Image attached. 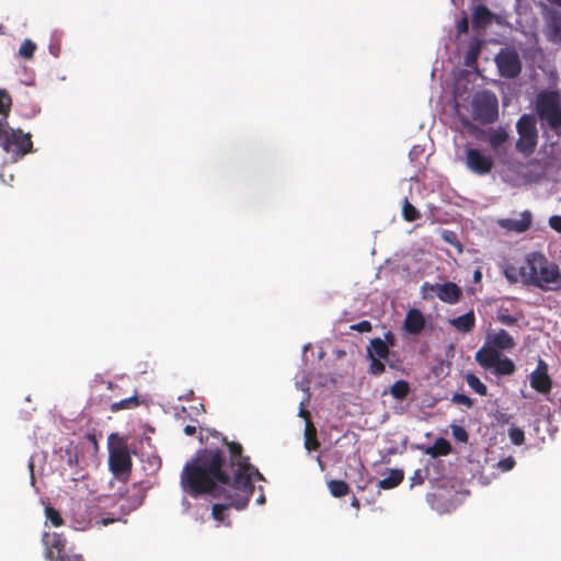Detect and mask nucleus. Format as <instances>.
I'll use <instances>...</instances> for the list:
<instances>
[{
  "label": "nucleus",
  "instance_id": "obj_1",
  "mask_svg": "<svg viewBox=\"0 0 561 561\" xmlns=\"http://www.w3.org/2000/svg\"><path fill=\"white\" fill-rule=\"evenodd\" d=\"M211 436L221 440L226 449L203 448L196 451L194 458L186 462L181 473L182 490L193 497L202 494H210L219 497L224 494L228 500L226 504H214L211 517L218 523H225L226 511L229 507L243 510L249 504L254 485L252 478L255 476L263 480L260 471L253 467L249 457L243 456L241 444L228 442L217 431H207Z\"/></svg>",
  "mask_w": 561,
  "mask_h": 561
},
{
  "label": "nucleus",
  "instance_id": "obj_2",
  "mask_svg": "<svg viewBox=\"0 0 561 561\" xmlns=\"http://www.w3.org/2000/svg\"><path fill=\"white\" fill-rule=\"evenodd\" d=\"M519 276L526 286H534L543 291L561 290V272L542 253L527 254L525 265L519 268Z\"/></svg>",
  "mask_w": 561,
  "mask_h": 561
},
{
  "label": "nucleus",
  "instance_id": "obj_3",
  "mask_svg": "<svg viewBox=\"0 0 561 561\" xmlns=\"http://www.w3.org/2000/svg\"><path fill=\"white\" fill-rule=\"evenodd\" d=\"M133 460L125 438L117 434L108 437V468L114 477L127 482L131 473Z\"/></svg>",
  "mask_w": 561,
  "mask_h": 561
},
{
  "label": "nucleus",
  "instance_id": "obj_4",
  "mask_svg": "<svg viewBox=\"0 0 561 561\" xmlns=\"http://www.w3.org/2000/svg\"><path fill=\"white\" fill-rule=\"evenodd\" d=\"M0 147L11 156L14 161L23 158L33 151L32 135L23 133L21 129H14L5 123L0 127Z\"/></svg>",
  "mask_w": 561,
  "mask_h": 561
},
{
  "label": "nucleus",
  "instance_id": "obj_5",
  "mask_svg": "<svg viewBox=\"0 0 561 561\" xmlns=\"http://www.w3.org/2000/svg\"><path fill=\"white\" fill-rule=\"evenodd\" d=\"M536 112L539 119L551 129L561 127V102L557 91L540 92L536 100Z\"/></svg>",
  "mask_w": 561,
  "mask_h": 561
},
{
  "label": "nucleus",
  "instance_id": "obj_6",
  "mask_svg": "<svg viewBox=\"0 0 561 561\" xmlns=\"http://www.w3.org/2000/svg\"><path fill=\"white\" fill-rule=\"evenodd\" d=\"M516 129L519 136L516 142V150L525 157L531 156L538 144L535 116L530 114L522 115L516 123Z\"/></svg>",
  "mask_w": 561,
  "mask_h": 561
},
{
  "label": "nucleus",
  "instance_id": "obj_7",
  "mask_svg": "<svg viewBox=\"0 0 561 561\" xmlns=\"http://www.w3.org/2000/svg\"><path fill=\"white\" fill-rule=\"evenodd\" d=\"M473 116L481 124L494 123L499 117L496 96L488 91L478 93L472 100Z\"/></svg>",
  "mask_w": 561,
  "mask_h": 561
},
{
  "label": "nucleus",
  "instance_id": "obj_8",
  "mask_svg": "<svg viewBox=\"0 0 561 561\" xmlns=\"http://www.w3.org/2000/svg\"><path fill=\"white\" fill-rule=\"evenodd\" d=\"M390 354L389 344H387L380 337H374L370 340L369 345L366 348V357L369 360L368 374L379 376L385 373L386 365L382 360H386Z\"/></svg>",
  "mask_w": 561,
  "mask_h": 561
},
{
  "label": "nucleus",
  "instance_id": "obj_9",
  "mask_svg": "<svg viewBox=\"0 0 561 561\" xmlns=\"http://www.w3.org/2000/svg\"><path fill=\"white\" fill-rule=\"evenodd\" d=\"M500 75L507 79L516 78L522 71V62L515 50L502 49L495 57Z\"/></svg>",
  "mask_w": 561,
  "mask_h": 561
},
{
  "label": "nucleus",
  "instance_id": "obj_10",
  "mask_svg": "<svg viewBox=\"0 0 561 561\" xmlns=\"http://www.w3.org/2000/svg\"><path fill=\"white\" fill-rule=\"evenodd\" d=\"M530 387L540 394H549L552 389V379L548 373V364L539 358L536 369L529 375Z\"/></svg>",
  "mask_w": 561,
  "mask_h": 561
},
{
  "label": "nucleus",
  "instance_id": "obj_11",
  "mask_svg": "<svg viewBox=\"0 0 561 561\" xmlns=\"http://www.w3.org/2000/svg\"><path fill=\"white\" fill-rule=\"evenodd\" d=\"M43 543L45 545V559L48 561H59V557L68 556L66 551L67 539L62 534H44Z\"/></svg>",
  "mask_w": 561,
  "mask_h": 561
},
{
  "label": "nucleus",
  "instance_id": "obj_12",
  "mask_svg": "<svg viewBox=\"0 0 561 561\" xmlns=\"http://www.w3.org/2000/svg\"><path fill=\"white\" fill-rule=\"evenodd\" d=\"M467 167L474 173L483 175L491 172L494 163L490 156L481 150L469 148L466 151Z\"/></svg>",
  "mask_w": 561,
  "mask_h": 561
},
{
  "label": "nucleus",
  "instance_id": "obj_13",
  "mask_svg": "<svg viewBox=\"0 0 561 561\" xmlns=\"http://www.w3.org/2000/svg\"><path fill=\"white\" fill-rule=\"evenodd\" d=\"M431 289L436 294L439 300L447 304H456L462 295L461 289L451 282L431 285Z\"/></svg>",
  "mask_w": 561,
  "mask_h": 561
},
{
  "label": "nucleus",
  "instance_id": "obj_14",
  "mask_svg": "<svg viewBox=\"0 0 561 561\" xmlns=\"http://www.w3.org/2000/svg\"><path fill=\"white\" fill-rule=\"evenodd\" d=\"M531 213L529 210H525L520 214L518 219L513 218H503L497 221L499 226L508 230L515 231L518 233L527 231L531 226Z\"/></svg>",
  "mask_w": 561,
  "mask_h": 561
},
{
  "label": "nucleus",
  "instance_id": "obj_15",
  "mask_svg": "<svg viewBox=\"0 0 561 561\" xmlns=\"http://www.w3.org/2000/svg\"><path fill=\"white\" fill-rule=\"evenodd\" d=\"M425 317L421 310L412 308L405 314L403 329L409 334L417 335L425 329Z\"/></svg>",
  "mask_w": 561,
  "mask_h": 561
},
{
  "label": "nucleus",
  "instance_id": "obj_16",
  "mask_svg": "<svg viewBox=\"0 0 561 561\" xmlns=\"http://www.w3.org/2000/svg\"><path fill=\"white\" fill-rule=\"evenodd\" d=\"M486 343L501 353V351H511L515 346L513 337L504 329L486 336Z\"/></svg>",
  "mask_w": 561,
  "mask_h": 561
},
{
  "label": "nucleus",
  "instance_id": "obj_17",
  "mask_svg": "<svg viewBox=\"0 0 561 561\" xmlns=\"http://www.w3.org/2000/svg\"><path fill=\"white\" fill-rule=\"evenodd\" d=\"M546 36L550 42H561V13L550 11L546 18Z\"/></svg>",
  "mask_w": 561,
  "mask_h": 561
},
{
  "label": "nucleus",
  "instance_id": "obj_18",
  "mask_svg": "<svg viewBox=\"0 0 561 561\" xmlns=\"http://www.w3.org/2000/svg\"><path fill=\"white\" fill-rule=\"evenodd\" d=\"M500 356L501 353L485 342L484 345L476 353V360L484 369H491L494 364H496Z\"/></svg>",
  "mask_w": 561,
  "mask_h": 561
},
{
  "label": "nucleus",
  "instance_id": "obj_19",
  "mask_svg": "<svg viewBox=\"0 0 561 561\" xmlns=\"http://www.w3.org/2000/svg\"><path fill=\"white\" fill-rule=\"evenodd\" d=\"M450 325H453L457 331L461 333L471 332L476 325V317L472 310L467 313L459 316L449 320Z\"/></svg>",
  "mask_w": 561,
  "mask_h": 561
},
{
  "label": "nucleus",
  "instance_id": "obj_20",
  "mask_svg": "<svg viewBox=\"0 0 561 561\" xmlns=\"http://www.w3.org/2000/svg\"><path fill=\"white\" fill-rule=\"evenodd\" d=\"M492 12L483 4H479L472 13V24L476 28H483L492 21Z\"/></svg>",
  "mask_w": 561,
  "mask_h": 561
},
{
  "label": "nucleus",
  "instance_id": "obj_21",
  "mask_svg": "<svg viewBox=\"0 0 561 561\" xmlns=\"http://www.w3.org/2000/svg\"><path fill=\"white\" fill-rule=\"evenodd\" d=\"M404 479V472L401 469H391L389 476L378 482V486L389 490L398 486Z\"/></svg>",
  "mask_w": 561,
  "mask_h": 561
},
{
  "label": "nucleus",
  "instance_id": "obj_22",
  "mask_svg": "<svg viewBox=\"0 0 561 561\" xmlns=\"http://www.w3.org/2000/svg\"><path fill=\"white\" fill-rule=\"evenodd\" d=\"M12 98L5 89H0V127L8 123L11 112Z\"/></svg>",
  "mask_w": 561,
  "mask_h": 561
},
{
  "label": "nucleus",
  "instance_id": "obj_23",
  "mask_svg": "<svg viewBox=\"0 0 561 561\" xmlns=\"http://www.w3.org/2000/svg\"><path fill=\"white\" fill-rule=\"evenodd\" d=\"M492 368L494 369V374L497 376L513 375L516 369L515 364L511 358H508V357L502 358L501 356L499 357V359L496 360V364H494V366Z\"/></svg>",
  "mask_w": 561,
  "mask_h": 561
},
{
  "label": "nucleus",
  "instance_id": "obj_24",
  "mask_svg": "<svg viewBox=\"0 0 561 561\" xmlns=\"http://www.w3.org/2000/svg\"><path fill=\"white\" fill-rule=\"evenodd\" d=\"M451 451L450 443L445 438H437L432 447L427 449V454L433 457L446 456Z\"/></svg>",
  "mask_w": 561,
  "mask_h": 561
},
{
  "label": "nucleus",
  "instance_id": "obj_25",
  "mask_svg": "<svg viewBox=\"0 0 561 561\" xmlns=\"http://www.w3.org/2000/svg\"><path fill=\"white\" fill-rule=\"evenodd\" d=\"M328 488L332 496L342 497L350 493V485L343 480H330Z\"/></svg>",
  "mask_w": 561,
  "mask_h": 561
},
{
  "label": "nucleus",
  "instance_id": "obj_26",
  "mask_svg": "<svg viewBox=\"0 0 561 561\" xmlns=\"http://www.w3.org/2000/svg\"><path fill=\"white\" fill-rule=\"evenodd\" d=\"M390 394L397 400H403L410 392V385L405 380H397L389 389Z\"/></svg>",
  "mask_w": 561,
  "mask_h": 561
},
{
  "label": "nucleus",
  "instance_id": "obj_27",
  "mask_svg": "<svg viewBox=\"0 0 561 561\" xmlns=\"http://www.w3.org/2000/svg\"><path fill=\"white\" fill-rule=\"evenodd\" d=\"M139 405V398L138 396H133L126 399H123L117 402H113L110 407L111 412H118L121 410H130L135 409Z\"/></svg>",
  "mask_w": 561,
  "mask_h": 561
},
{
  "label": "nucleus",
  "instance_id": "obj_28",
  "mask_svg": "<svg viewBox=\"0 0 561 561\" xmlns=\"http://www.w3.org/2000/svg\"><path fill=\"white\" fill-rule=\"evenodd\" d=\"M306 440L305 447L308 450H317L320 447V443L317 438V431L312 424V422H308V426H306Z\"/></svg>",
  "mask_w": 561,
  "mask_h": 561
},
{
  "label": "nucleus",
  "instance_id": "obj_29",
  "mask_svg": "<svg viewBox=\"0 0 561 561\" xmlns=\"http://www.w3.org/2000/svg\"><path fill=\"white\" fill-rule=\"evenodd\" d=\"M466 381L468 386L478 394L486 396L488 388L486 386L473 374H468L466 376Z\"/></svg>",
  "mask_w": 561,
  "mask_h": 561
},
{
  "label": "nucleus",
  "instance_id": "obj_30",
  "mask_svg": "<svg viewBox=\"0 0 561 561\" xmlns=\"http://www.w3.org/2000/svg\"><path fill=\"white\" fill-rule=\"evenodd\" d=\"M402 217L409 222L415 221L421 217L420 211L408 201V198H405L403 203Z\"/></svg>",
  "mask_w": 561,
  "mask_h": 561
},
{
  "label": "nucleus",
  "instance_id": "obj_31",
  "mask_svg": "<svg viewBox=\"0 0 561 561\" xmlns=\"http://www.w3.org/2000/svg\"><path fill=\"white\" fill-rule=\"evenodd\" d=\"M36 50V44L31 39H24L19 49V56L23 59H31Z\"/></svg>",
  "mask_w": 561,
  "mask_h": 561
},
{
  "label": "nucleus",
  "instance_id": "obj_32",
  "mask_svg": "<svg viewBox=\"0 0 561 561\" xmlns=\"http://www.w3.org/2000/svg\"><path fill=\"white\" fill-rule=\"evenodd\" d=\"M45 516L54 527H60L64 525V519L60 513L51 506L45 507Z\"/></svg>",
  "mask_w": 561,
  "mask_h": 561
},
{
  "label": "nucleus",
  "instance_id": "obj_33",
  "mask_svg": "<svg viewBox=\"0 0 561 561\" xmlns=\"http://www.w3.org/2000/svg\"><path fill=\"white\" fill-rule=\"evenodd\" d=\"M507 138L508 134L504 129H499L491 134L489 142L493 149H496L501 145H503L507 140Z\"/></svg>",
  "mask_w": 561,
  "mask_h": 561
},
{
  "label": "nucleus",
  "instance_id": "obj_34",
  "mask_svg": "<svg viewBox=\"0 0 561 561\" xmlns=\"http://www.w3.org/2000/svg\"><path fill=\"white\" fill-rule=\"evenodd\" d=\"M508 437L514 445L520 446L525 443V433L522 428L512 426L508 428Z\"/></svg>",
  "mask_w": 561,
  "mask_h": 561
},
{
  "label": "nucleus",
  "instance_id": "obj_35",
  "mask_svg": "<svg viewBox=\"0 0 561 561\" xmlns=\"http://www.w3.org/2000/svg\"><path fill=\"white\" fill-rule=\"evenodd\" d=\"M451 401L456 404L465 405L467 408H471L473 405V400L463 393H455L451 398Z\"/></svg>",
  "mask_w": 561,
  "mask_h": 561
},
{
  "label": "nucleus",
  "instance_id": "obj_36",
  "mask_svg": "<svg viewBox=\"0 0 561 561\" xmlns=\"http://www.w3.org/2000/svg\"><path fill=\"white\" fill-rule=\"evenodd\" d=\"M518 275H519V270H517L515 266L508 265L504 268V276L511 283H517Z\"/></svg>",
  "mask_w": 561,
  "mask_h": 561
},
{
  "label": "nucleus",
  "instance_id": "obj_37",
  "mask_svg": "<svg viewBox=\"0 0 561 561\" xmlns=\"http://www.w3.org/2000/svg\"><path fill=\"white\" fill-rule=\"evenodd\" d=\"M453 435L459 442L466 443L468 440V433L461 426H458V425L453 426Z\"/></svg>",
  "mask_w": 561,
  "mask_h": 561
},
{
  "label": "nucleus",
  "instance_id": "obj_38",
  "mask_svg": "<svg viewBox=\"0 0 561 561\" xmlns=\"http://www.w3.org/2000/svg\"><path fill=\"white\" fill-rule=\"evenodd\" d=\"M351 329L357 332H370L373 325L368 320H363L358 323L351 325Z\"/></svg>",
  "mask_w": 561,
  "mask_h": 561
},
{
  "label": "nucleus",
  "instance_id": "obj_39",
  "mask_svg": "<svg viewBox=\"0 0 561 561\" xmlns=\"http://www.w3.org/2000/svg\"><path fill=\"white\" fill-rule=\"evenodd\" d=\"M549 225L552 229L561 233V216H551L549 218Z\"/></svg>",
  "mask_w": 561,
  "mask_h": 561
},
{
  "label": "nucleus",
  "instance_id": "obj_40",
  "mask_svg": "<svg viewBox=\"0 0 561 561\" xmlns=\"http://www.w3.org/2000/svg\"><path fill=\"white\" fill-rule=\"evenodd\" d=\"M59 561H84L81 554L72 553L65 557H59Z\"/></svg>",
  "mask_w": 561,
  "mask_h": 561
},
{
  "label": "nucleus",
  "instance_id": "obj_41",
  "mask_svg": "<svg viewBox=\"0 0 561 561\" xmlns=\"http://www.w3.org/2000/svg\"><path fill=\"white\" fill-rule=\"evenodd\" d=\"M468 27H469V24H468L467 18H462L461 21L457 25L458 33L459 34L467 33Z\"/></svg>",
  "mask_w": 561,
  "mask_h": 561
},
{
  "label": "nucleus",
  "instance_id": "obj_42",
  "mask_svg": "<svg viewBox=\"0 0 561 561\" xmlns=\"http://www.w3.org/2000/svg\"><path fill=\"white\" fill-rule=\"evenodd\" d=\"M499 320L507 325H513L516 322V319L510 314H502L499 317Z\"/></svg>",
  "mask_w": 561,
  "mask_h": 561
},
{
  "label": "nucleus",
  "instance_id": "obj_43",
  "mask_svg": "<svg viewBox=\"0 0 561 561\" xmlns=\"http://www.w3.org/2000/svg\"><path fill=\"white\" fill-rule=\"evenodd\" d=\"M387 344H389V348L391 346H394L396 345V336L394 334L391 332V331H388L387 333H385V340H383Z\"/></svg>",
  "mask_w": 561,
  "mask_h": 561
},
{
  "label": "nucleus",
  "instance_id": "obj_44",
  "mask_svg": "<svg viewBox=\"0 0 561 561\" xmlns=\"http://www.w3.org/2000/svg\"><path fill=\"white\" fill-rule=\"evenodd\" d=\"M515 461L513 458H506L504 460H502L500 462V465L505 469V470H511L514 466Z\"/></svg>",
  "mask_w": 561,
  "mask_h": 561
},
{
  "label": "nucleus",
  "instance_id": "obj_45",
  "mask_svg": "<svg viewBox=\"0 0 561 561\" xmlns=\"http://www.w3.org/2000/svg\"><path fill=\"white\" fill-rule=\"evenodd\" d=\"M299 416H301V417H304L306 420V426H308V422H311L309 411H307L304 408H300Z\"/></svg>",
  "mask_w": 561,
  "mask_h": 561
},
{
  "label": "nucleus",
  "instance_id": "obj_46",
  "mask_svg": "<svg viewBox=\"0 0 561 561\" xmlns=\"http://www.w3.org/2000/svg\"><path fill=\"white\" fill-rule=\"evenodd\" d=\"M184 433L187 435V436H192L196 433V427L193 426V425H186L184 427Z\"/></svg>",
  "mask_w": 561,
  "mask_h": 561
},
{
  "label": "nucleus",
  "instance_id": "obj_47",
  "mask_svg": "<svg viewBox=\"0 0 561 561\" xmlns=\"http://www.w3.org/2000/svg\"><path fill=\"white\" fill-rule=\"evenodd\" d=\"M477 54H478V51H477V50H474V51H473V50H471V51L468 54V56H467L466 65H468V66H469V65H470V62H471V60H472V61H474V60H476V58H477Z\"/></svg>",
  "mask_w": 561,
  "mask_h": 561
},
{
  "label": "nucleus",
  "instance_id": "obj_48",
  "mask_svg": "<svg viewBox=\"0 0 561 561\" xmlns=\"http://www.w3.org/2000/svg\"><path fill=\"white\" fill-rule=\"evenodd\" d=\"M115 520H116V518H102L100 520V524L103 526H107V525L114 523Z\"/></svg>",
  "mask_w": 561,
  "mask_h": 561
},
{
  "label": "nucleus",
  "instance_id": "obj_49",
  "mask_svg": "<svg viewBox=\"0 0 561 561\" xmlns=\"http://www.w3.org/2000/svg\"><path fill=\"white\" fill-rule=\"evenodd\" d=\"M351 505H352L353 507H355V508H357V510H358V508H359V501H358V499L354 496V497L352 499V503H351Z\"/></svg>",
  "mask_w": 561,
  "mask_h": 561
},
{
  "label": "nucleus",
  "instance_id": "obj_50",
  "mask_svg": "<svg viewBox=\"0 0 561 561\" xmlns=\"http://www.w3.org/2000/svg\"><path fill=\"white\" fill-rule=\"evenodd\" d=\"M480 278H481V272L480 271H476L474 272V279L479 280Z\"/></svg>",
  "mask_w": 561,
  "mask_h": 561
},
{
  "label": "nucleus",
  "instance_id": "obj_51",
  "mask_svg": "<svg viewBox=\"0 0 561 561\" xmlns=\"http://www.w3.org/2000/svg\"><path fill=\"white\" fill-rule=\"evenodd\" d=\"M317 460H318V465H320V467L323 468L322 460L319 456L317 457Z\"/></svg>",
  "mask_w": 561,
  "mask_h": 561
},
{
  "label": "nucleus",
  "instance_id": "obj_52",
  "mask_svg": "<svg viewBox=\"0 0 561 561\" xmlns=\"http://www.w3.org/2000/svg\"><path fill=\"white\" fill-rule=\"evenodd\" d=\"M552 1L561 7V0H552Z\"/></svg>",
  "mask_w": 561,
  "mask_h": 561
},
{
  "label": "nucleus",
  "instance_id": "obj_53",
  "mask_svg": "<svg viewBox=\"0 0 561 561\" xmlns=\"http://www.w3.org/2000/svg\"><path fill=\"white\" fill-rule=\"evenodd\" d=\"M259 503H263L264 502V496H261L259 500H257Z\"/></svg>",
  "mask_w": 561,
  "mask_h": 561
},
{
  "label": "nucleus",
  "instance_id": "obj_54",
  "mask_svg": "<svg viewBox=\"0 0 561 561\" xmlns=\"http://www.w3.org/2000/svg\"><path fill=\"white\" fill-rule=\"evenodd\" d=\"M134 488H141V485H140V484L135 483V484H134Z\"/></svg>",
  "mask_w": 561,
  "mask_h": 561
},
{
  "label": "nucleus",
  "instance_id": "obj_55",
  "mask_svg": "<svg viewBox=\"0 0 561 561\" xmlns=\"http://www.w3.org/2000/svg\"><path fill=\"white\" fill-rule=\"evenodd\" d=\"M201 442L204 440V435L202 434L201 437H199Z\"/></svg>",
  "mask_w": 561,
  "mask_h": 561
}]
</instances>
